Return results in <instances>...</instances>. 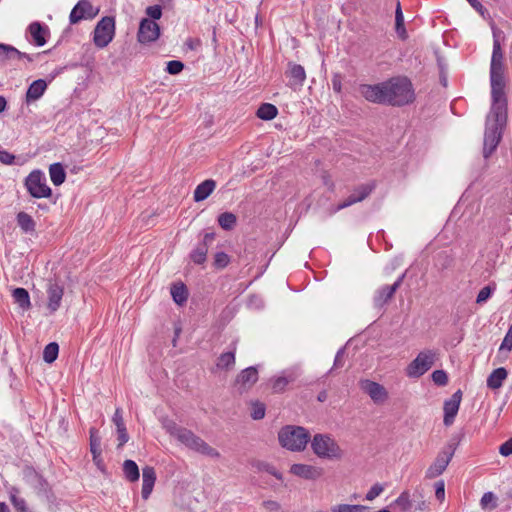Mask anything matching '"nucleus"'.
Wrapping results in <instances>:
<instances>
[{
	"mask_svg": "<svg viewBox=\"0 0 512 512\" xmlns=\"http://www.w3.org/2000/svg\"><path fill=\"white\" fill-rule=\"evenodd\" d=\"M360 93L367 101L398 107L412 103L415 99L411 81L403 76L393 77L375 85H361Z\"/></svg>",
	"mask_w": 512,
	"mask_h": 512,
	"instance_id": "obj_1",
	"label": "nucleus"
},
{
	"mask_svg": "<svg viewBox=\"0 0 512 512\" xmlns=\"http://www.w3.org/2000/svg\"><path fill=\"white\" fill-rule=\"evenodd\" d=\"M493 37V52L490 64L491 97L492 102H496V110L500 111V115H503L504 103H507L504 91V55L495 30L493 31Z\"/></svg>",
	"mask_w": 512,
	"mask_h": 512,
	"instance_id": "obj_2",
	"label": "nucleus"
},
{
	"mask_svg": "<svg viewBox=\"0 0 512 512\" xmlns=\"http://www.w3.org/2000/svg\"><path fill=\"white\" fill-rule=\"evenodd\" d=\"M495 107L496 102H492L491 110L487 117L483 148L485 158H488L498 146L502 128L507 121V103H504L503 115H500V111L496 110Z\"/></svg>",
	"mask_w": 512,
	"mask_h": 512,
	"instance_id": "obj_3",
	"label": "nucleus"
},
{
	"mask_svg": "<svg viewBox=\"0 0 512 512\" xmlns=\"http://www.w3.org/2000/svg\"><path fill=\"white\" fill-rule=\"evenodd\" d=\"M309 431L296 425H286L278 433V440L282 448H306L310 441Z\"/></svg>",
	"mask_w": 512,
	"mask_h": 512,
	"instance_id": "obj_4",
	"label": "nucleus"
},
{
	"mask_svg": "<svg viewBox=\"0 0 512 512\" xmlns=\"http://www.w3.org/2000/svg\"><path fill=\"white\" fill-rule=\"evenodd\" d=\"M163 427L174 437L180 445H184L191 448H203L204 442L199 437L195 436L190 430L178 426L173 420L164 419Z\"/></svg>",
	"mask_w": 512,
	"mask_h": 512,
	"instance_id": "obj_5",
	"label": "nucleus"
},
{
	"mask_svg": "<svg viewBox=\"0 0 512 512\" xmlns=\"http://www.w3.org/2000/svg\"><path fill=\"white\" fill-rule=\"evenodd\" d=\"M24 185L29 194L34 198H48L52 195V190L47 185L45 174L40 170L32 171L26 177Z\"/></svg>",
	"mask_w": 512,
	"mask_h": 512,
	"instance_id": "obj_6",
	"label": "nucleus"
},
{
	"mask_svg": "<svg viewBox=\"0 0 512 512\" xmlns=\"http://www.w3.org/2000/svg\"><path fill=\"white\" fill-rule=\"evenodd\" d=\"M437 355L435 350L421 351L408 365L406 369L407 376L418 378L425 374L434 365Z\"/></svg>",
	"mask_w": 512,
	"mask_h": 512,
	"instance_id": "obj_7",
	"label": "nucleus"
},
{
	"mask_svg": "<svg viewBox=\"0 0 512 512\" xmlns=\"http://www.w3.org/2000/svg\"><path fill=\"white\" fill-rule=\"evenodd\" d=\"M114 34L115 20L113 17L105 16L94 29L93 42L98 48H104L112 41Z\"/></svg>",
	"mask_w": 512,
	"mask_h": 512,
	"instance_id": "obj_8",
	"label": "nucleus"
},
{
	"mask_svg": "<svg viewBox=\"0 0 512 512\" xmlns=\"http://www.w3.org/2000/svg\"><path fill=\"white\" fill-rule=\"evenodd\" d=\"M375 182H369L365 184H361L357 186L353 192L341 203L338 204L335 211H340L344 208H347L353 204L359 203L366 199L372 191L375 189Z\"/></svg>",
	"mask_w": 512,
	"mask_h": 512,
	"instance_id": "obj_9",
	"label": "nucleus"
},
{
	"mask_svg": "<svg viewBox=\"0 0 512 512\" xmlns=\"http://www.w3.org/2000/svg\"><path fill=\"white\" fill-rule=\"evenodd\" d=\"M159 36L160 27L155 21L148 18L141 20L137 33V39L141 44L154 42Z\"/></svg>",
	"mask_w": 512,
	"mask_h": 512,
	"instance_id": "obj_10",
	"label": "nucleus"
},
{
	"mask_svg": "<svg viewBox=\"0 0 512 512\" xmlns=\"http://www.w3.org/2000/svg\"><path fill=\"white\" fill-rule=\"evenodd\" d=\"M360 388L363 392L369 395L375 404H383L388 399V392L386 388L372 380H361Z\"/></svg>",
	"mask_w": 512,
	"mask_h": 512,
	"instance_id": "obj_11",
	"label": "nucleus"
},
{
	"mask_svg": "<svg viewBox=\"0 0 512 512\" xmlns=\"http://www.w3.org/2000/svg\"><path fill=\"white\" fill-rule=\"evenodd\" d=\"M258 380V371L251 366L242 370L235 379V387L240 392L248 391Z\"/></svg>",
	"mask_w": 512,
	"mask_h": 512,
	"instance_id": "obj_12",
	"label": "nucleus"
},
{
	"mask_svg": "<svg viewBox=\"0 0 512 512\" xmlns=\"http://www.w3.org/2000/svg\"><path fill=\"white\" fill-rule=\"evenodd\" d=\"M404 275L398 278V280L392 285H386L376 291L373 301L375 307H383L394 295L397 289L401 286Z\"/></svg>",
	"mask_w": 512,
	"mask_h": 512,
	"instance_id": "obj_13",
	"label": "nucleus"
},
{
	"mask_svg": "<svg viewBox=\"0 0 512 512\" xmlns=\"http://www.w3.org/2000/svg\"><path fill=\"white\" fill-rule=\"evenodd\" d=\"M461 399L462 393L460 390H458L444 402V424L446 426H449L453 423L454 418L459 410Z\"/></svg>",
	"mask_w": 512,
	"mask_h": 512,
	"instance_id": "obj_14",
	"label": "nucleus"
},
{
	"mask_svg": "<svg viewBox=\"0 0 512 512\" xmlns=\"http://www.w3.org/2000/svg\"><path fill=\"white\" fill-rule=\"evenodd\" d=\"M453 457V452L444 451L440 453L435 461L429 466L426 471V477L429 479L436 478L441 475L446 469L447 465Z\"/></svg>",
	"mask_w": 512,
	"mask_h": 512,
	"instance_id": "obj_15",
	"label": "nucleus"
},
{
	"mask_svg": "<svg viewBox=\"0 0 512 512\" xmlns=\"http://www.w3.org/2000/svg\"><path fill=\"white\" fill-rule=\"evenodd\" d=\"M96 15L92 4L87 0H80L76 6L72 9L69 20L70 23H78L83 18H93Z\"/></svg>",
	"mask_w": 512,
	"mask_h": 512,
	"instance_id": "obj_16",
	"label": "nucleus"
},
{
	"mask_svg": "<svg viewBox=\"0 0 512 512\" xmlns=\"http://www.w3.org/2000/svg\"><path fill=\"white\" fill-rule=\"evenodd\" d=\"M290 472L304 479H317L322 476L323 470L319 467L306 464H294L290 468Z\"/></svg>",
	"mask_w": 512,
	"mask_h": 512,
	"instance_id": "obj_17",
	"label": "nucleus"
},
{
	"mask_svg": "<svg viewBox=\"0 0 512 512\" xmlns=\"http://www.w3.org/2000/svg\"><path fill=\"white\" fill-rule=\"evenodd\" d=\"M63 287L55 282H50L48 284L47 294H48V303L47 308L50 312H55L58 310L61 304V300L63 297Z\"/></svg>",
	"mask_w": 512,
	"mask_h": 512,
	"instance_id": "obj_18",
	"label": "nucleus"
},
{
	"mask_svg": "<svg viewBox=\"0 0 512 512\" xmlns=\"http://www.w3.org/2000/svg\"><path fill=\"white\" fill-rule=\"evenodd\" d=\"M156 481V473L153 467L145 466L142 469V491L141 495L143 499H148L152 493L154 484Z\"/></svg>",
	"mask_w": 512,
	"mask_h": 512,
	"instance_id": "obj_19",
	"label": "nucleus"
},
{
	"mask_svg": "<svg viewBox=\"0 0 512 512\" xmlns=\"http://www.w3.org/2000/svg\"><path fill=\"white\" fill-rule=\"evenodd\" d=\"M29 33L37 46H43L46 43V35L49 33L47 27L39 22H32L28 27Z\"/></svg>",
	"mask_w": 512,
	"mask_h": 512,
	"instance_id": "obj_20",
	"label": "nucleus"
},
{
	"mask_svg": "<svg viewBox=\"0 0 512 512\" xmlns=\"http://www.w3.org/2000/svg\"><path fill=\"white\" fill-rule=\"evenodd\" d=\"M46 89L47 83L45 80L38 79L33 81L26 92V102L29 103L38 100Z\"/></svg>",
	"mask_w": 512,
	"mask_h": 512,
	"instance_id": "obj_21",
	"label": "nucleus"
},
{
	"mask_svg": "<svg viewBox=\"0 0 512 512\" xmlns=\"http://www.w3.org/2000/svg\"><path fill=\"white\" fill-rule=\"evenodd\" d=\"M216 188V182L212 179H207L200 183L194 190V200L200 202L208 198Z\"/></svg>",
	"mask_w": 512,
	"mask_h": 512,
	"instance_id": "obj_22",
	"label": "nucleus"
},
{
	"mask_svg": "<svg viewBox=\"0 0 512 512\" xmlns=\"http://www.w3.org/2000/svg\"><path fill=\"white\" fill-rule=\"evenodd\" d=\"M16 58L17 59L26 58L29 61H32V58L28 54L20 52L13 46L0 43V61H4L6 59H16Z\"/></svg>",
	"mask_w": 512,
	"mask_h": 512,
	"instance_id": "obj_23",
	"label": "nucleus"
},
{
	"mask_svg": "<svg viewBox=\"0 0 512 512\" xmlns=\"http://www.w3.org/2000/svg\"><path fill=\"white\" fill-rule=\"evenodd\" d=\"M507 377V371L505 368H497L487 378V386L490 389H498L502 386L503 381Z\"/></svg>",
	"mask_w": 512,
	"mask_h": 512,
	"instance_id": "obj_24",
	"label": "nucleus"
},
{
	"mask_svg": "<svg viewBox=\"0 0 512 512\" xmlns=\"http://www.w3.org/2000/svg\"><path fill=\"white\" fill-rule=\"evenodd\" d=\"M235 365V349L222 353L216 360V368L219 370H230Z\"/></svg>",
	"mask_w": 512,
	"mask_h": 512,
	"instance_id": "obj_25",
	"label": "nucleus"
},
{
	"mask_svg": "<svg viewBox=\"0 0 512 512\" xmlns=\"http://www.w3.org/2000/svg\"><path fill=\"white\" fill-rule=\"evenodd\" d=\"M337 444L329 434H316L314 435L311 448H335Z\"/></svg>",
	"mask_w": 512,
	"mask_h": 512,
	"instance_id": "obj_26",
	"label": "nucleus"
},
{
	"mask_svg": "<svg viewBox=\"0 0 512 512\" xmlns=\"http://www.w3.org/2000/svg\"><path fill=\"white\" fill-rule=\"evenodd\" d=\"M49 175L52 183L55 186L61 185L66 178V173L63 166L60 163H54L49 167Z\"/></svg>",
	"mask_w": 512,
	"mask_h": 512,
	"instance_id": "obj_27",
	"label": "nucleus"
},
{
	"mask_svg": "<svg viewBox=\"0 0 512 512\" xmlns=\"http://www.w3.org/2000/svg\"><path fill=\"white\" fill-rule=\"evenodd\" d=\"M289 76L291 78L290 85H302L305 78V70L299 64H290Z\"/></svg>",
	"mask_w": 512,
	"mask_h": 512,
	"instance_id": "obj_28",
	"label": "nucleus"
},
{
	"mask_svg": "<svg viewBox=\"0 0 512 512\" xmlns=\"http://www.w3.org/2000/svg\"><path fill=\"white\" fill-rule=\"evenodd\" d=\"M14 301L22 308L28 309L31 306L29 293L24 288H15L12 292Z\"/></svg>",
	"mask_w": 512,
	"mask_h": 512,
	"instance_id": "obj_29",
	"label": "nucleus"
},
{
	"mask_svg": "<svg viewBox=\"0 0 512 512\" xmlns=\"http://www.w3.org/2000/svg\"><path fill=\"white\" fill-rule=\"evenodd\" d=\"M17 223L19 225V227L25 232V233H28V232H33L35 231V221L33 220V218L27 214L26 212H19L17 214Z\"/></svg>",
	"mask_w": 512,
	"mask_h": 512,
	"instance_id": "obj_30",
	"label": "nucleus"
},
{
	"mask_svg": "<svg viewBox=\"0 0 512 512\" xmlns=\"http://www.w3.org/2000/svg\"><path fill=\"white\" fill-rule=\"evenodd\" d=\"M123 472L127 480L135 482L139 479V468L133 460H125L123 463Z\"/></svg>",
	"mask_w": 512,
	"mask_h": 512,
	"instance_id": "obj_31",
	"label": "nucleus"
},
{
	"mask_svg": "<svg viewBox=\"0 0 512 512\" xmlns=\"http://www.w3.org/2000/svg\"><path fill=\"white\" fill-rule=\"evenodd\" d=\"M278 114L276 106L270 103H263L257 110L256 115L262 120H272Z\"/></svg>",
	"mask_w": 512,
	"mask_h": 512,
	"instance_id": "obj_32",
	"label": "nucleus"
},
{
	"mask_svg": "<svg viewBox=\"0 0 512 512\" xmlns=\"http://www.w3.org/2000/svg\"><path fill=\"white\" fill-rule=\"evenodd\" d=\"M395 29L398 36L401 39L407 38V32L404 26V16L402 13L400 2L397 3L396 11H395Z\"/></svg>",
	"mask_w": 512,
	"mask_h": 512,
	"instance_id": "obj_33",
	"label": "nucleus"
},
{
	"mask_svg": "<svg viewBox=\"0 0 512 512\" xmlns=\"http://www.w3.org/2000/svg\"><path fill=\"white\" fill-rule=\"evenodd\" d=\"M171 295L178 305H182L187 301L188 292L184 284H175L171 287Z\"/></svg>",
	"mask_w": 512,
	"mask_h": 512,
	"instance_id": "obj_34",
	"label": "nucleus"
},
{
	"mask_svg": "<svg viewBox=\"0 0 512 512\" xmlns=\"http://www.w3.org/2000/svg\"><path fill=\"white\" fill-rule=\"evenodd\" d=\"M208 248L205 244L199 243L197 247L191 252L190 258L195 264H203L206 261Z\"/></svg>",
	"mask_w": 512,
	"mask_h": 512,
	"instance_id": "obj_35",
	"label": "nucleus"
},
{
	"mask_svg": "<svg viewBox=\"0 0 512 512\" xmlns=\"http://www.w3.org/2000/svg\"><path fill=\"white\" fill-rule=\"evenodd\" d=\"M237 218L231 212H224L218 216V223L224 230H231L236 224Z\"/></svg>",
	"mask_w": 512,
	"mask_h": 512,
	"instance_id": "obj_36",
	"label": "nucleus"
},
{
	"mask_svg": "<svg viewBox=\"0 0 512 512\" xmlns=\"http://www.w3.org/2000/svg\"><path fill=\"white\" fill-rule=\"evenodd\" d=\"M394 507L401 512L409 511L412 507L409 493L402 492L400 496L394 501Z\"/></svg>",
	"mask_w": 512,
	"mask_h": 512,
	"instance_id": "obj_37",
	"label": "nucleus"
},
{
	"mask_svg": "<svg viewBox=\"0 0 512 512\" xmlns=\"http://www.w3.org/2000/svg\"><path fill=\"white\" fill-rule=\"evenodd\" d=\"M59 346L55 342L49 343L43 351V359L47 363H52L57 359Z\"/></svg>",
	"mask_w": 512,
	"mask_h": 512,
	"instance_id": "obj_38",
	"label": "nucleus"
},
{
	"mask_svg": "<svg viewBox=\"0 0 512 512\" xmlns=\"http://www.w3.org/2000/svg\"><path fill=\"white\" fill-rule=\"evenodd\" d=\"M368 507L363 505L339 504L331 507L332 512H366Z\"/></svg>",
	"mask_w": 512,
	"mask_h": 512,
	"instance_id": "obj_39",
	"label": "nucleus"
},
{
	"mask_svg": "<svg viewBox=\"0 0 512 512\" xmlns=\"http://www.w3.org/2000/svg\"><path fill=\"white\" fill-rule=\"evenodd\" d=\"M482 509H495L497 507V497L493 492H486L480 500Z\"/></svg>",
	"mask_w": 512,
	"mask_h": 512,
	"instance_id": "obj_40",
	"label": "nucleus"
},
{
	"mask_svg": "<svg viewBox=\"0 0 512 512\" xmlns=\"http://www.w3.org/2000/svg\"><path fill=\"white\" fill-rule=\"evenodd\" d=\"M294 381V377L290 376V377H285V376H280V377H277L276 379L273 380V383H272V389L274 390V392H282L285 390L286 386L290 383Z\"/></svg>",
	"mask_w": 512,
	"mask_h": 512,
	"instance_id": "obj_41",
	"label": "nucleus"
},
{
	"mask_svg": "<svg viewBox=\"0 0 512 512\" xmlns=\"http://www.w3.org/2000/svg\"><path fill=\"white\" fill-rule=\"evenodd\" d=\"M253 466L256 467L259 471H266L269 474H271L274 477H276L277 479H282L281 473H279L275 469V467H273L272 465H270V464H268L266 462L255 461V462H253Z\"/></svg>",
	"mask_w": 512,
	"mask_h": 512,
	"instance_id": "obj_42",
	"label": "nucleus"
},
{
	"mask_svg": "<svg viewBox=\"0 0 512 512\" xmlns=\"http://www.w3.org/2000/svg\"><path fill=\"white\" fill-rule=\"evenodd\" d=\"M265 416V405L261 402H254L251 406V417L260 420Z\"/></svg>",
	"mask_w": 512,
	"mask_h": 512,
	"instance_id": "obj_43",
	"label": "nucleus"
},
{
	"mask_svg": "<svg viewBox=\"0 0 512 512\" xmlns=\"http://www.w3.org/2000/svg\"><path fill=\"white\" fill-rule=\"evenodd\" d=\"M319 458L336 460L341 457V450H314Z\"/></svg>",
	"mask_w": 512,
	"mask_h": 512,
	"instance_id": "obj_44",
	"label": "nucleus"
},
{
	"mask_svg": "<svg viewBox=\"0 0 512 512\" xmlns=\"http://www.w3.org/2000/svg\"><path fill=\"white\" fill-rule=\"evenodd\" d=\"M230 262L229 256L224 252H217L214 257V266L218 269L225 268Z\"/></svg>",
	"mask_w": 512,
	"mask_h": 512,
	"instance_id": "obj_45",
	"label": "nucleus"
},
{
	"mask_svg": "<svg viewBox=\"0 0 512 512\" xmlns=\"http://www.w3.org/2000/svg\"><path fill=\"white\" fill-rule=\"evenodd\" d=\"M184 68V64L178 60H171L167 63L166 71L171 75L179 74Z\"/></svg>",
	"mask_w": 512,
	"mask_h": 512,
	"instance_id": "obj_46",
	"label": "nucleus"
},
{
	"mask_svg": "<svg viewBox=\"0 0 512 512\" xmlns=\"http://www.w3.org/2000/svg\"><path fill=\"white\" fill-rule=\"evenodd\" d=\"M432 380L435 384L444 386L448 383V376L443 370H435L432 373Z\"/></svg>",
	"mask_w": 512,
	"mask_h": 512,
	"instance_id": "obj_47",
	"label": "nucleus"
},
{
	"mask_svg": "<svg viewBox=\"0 0 512 512\" xmlns=\"http://www.w3.org/2000/svg\"><path fill=\"white\" fill-rule=\"evenodd\" d=\"M146 14L150 17V20H158L162 16V8L160 5L148 6L145 10Z\"/></svg>",
	"mask_w": 512,
	"mask_h": 512,
	"instance_id": "obj_48",
	"label": "nucleus"
},
{
	"mask_svg": "<svg viewBox=\"0 0 512 512\" xmlns=\"http://www.w3.org/2000/svg\"><path fill=\"white\" fill-rule=\"evenodd\" d=\"M384 490V487L383 485L379 484V483H376L374 484L370 490L367 492L366 494V500L368 501H372L374 500L376 497H378Z\"/></svg>",
	"mask_w": 512,
	"mask_h": 512,
	"instance_id": "obj_49",
	"label": "nucleus"
},
{
	"mask_svg": "<svg viewBox=\"0 0 512 512\" xmlns=\"http://www.w3.org/2000/svg\"><path fill=\"white\" fill-rule=\"evenodd\" d=\"M491 294H492V289L489 286L483 287L477 295L476 302L478 304L484 303L486 300H488L490 298Z\"/></svg>",
	"mask_w": 512,
	"mask_h": 512,
	"instance_id": "obj_50",
	"label": "nucleus"
},
{
	"mask_svg": "<svg viewBox=\"0 0 512 512\" xmlns=\"http://www.w3.org/2000/svg\"><path fill=\"white\" fill-rule=\"evenodd\" d=\"M262 507L267 512H279L280 511V504L277 501L274 500H266L262 503Z\"/></svg>",
	"mask_w": 512,
	"mask_h": 512,
	"instance_id": "obj_51",
	"label": "nucleus"
},
{
	"mask_svg": "<svg viewBox=\"0 0 512 512\" xmlns=\"http://www.w3.org/2000/svg\"><path fill=\"white\" fill-rule=\"evenodd\" d=\"M129 436L126 431V427L117 428V440H118V447L123 446L128 442Z\"/></svg>",
	"mask_w": 512,
	"mask_h": 512,
	"instance_id": "obj_52",
	"label": "nucleus"
},
{
	"mask_svg": "<svg viewBox=\"0 0 512 512\" xmlns=\"http://www.w3.org/2000/svg\"><path fill=\"white\" fill-rule=\"evenodd\" d=\"M435 496L438 500L443 501L445 498V484L443 480L435 484Z\"/></svg>",
	"mask_w": 512,
	"mask_h": 512,
	"instance_id": "obj_53",
	"label": "nucleus"
},
{
	"mask_svg": "<svg viewBox=\"0 0 512 512\" xmlns=\"http://www.w3.org/2000/svg\"><path fill=\"white\" fill-rule=\"evenodd\" d=\"M15 156L7 151L0 150V162L6 165L13 164Z\"/></svg>",
	"mask_w": 512,
	"mask_h": 512,
	"instance_id": "obj_54",
	"label": "nucleus"
},
{
	"mask_svg": "<svg viewBox=\"0 0 512 512\" xmlns=\"http://www.w3.org/2000/svg\"><path fill=\"white\" fill-rule=\"evenodd\" d=\"M112 421L113 423L115 424L116 426V429L117 428H121V427H124L125 424H124V420H123V417H122V411L120 408H117L115 413H114V416L112 418Z\"/></svg>",
	"mask_w": 512,
	"mask_h": 512,
	"instance_id": "obj_55",
	"label": "nucleus"
},
{
	"mask_svg": "<svg viewBox=\"0 0 512 512\" xmlns=\"http://www.w3.org/2000/svg\"><path fill=\"white\" fill-rule=\"evenodd\" d=\"M332 87L335 92H337V93L341 92L342 78H341L340 74H334V76L332 78Z\"/></svg>",
	"mask_w": 512,
	"mask_h": 512,
	"instance_id": "obj_56",
	"label": "nucleus"
},
{
	"mask_svg": "<svg viewBox=\"0 0 512 512\" xmlns=\"http://www.w3.org/2000/svg\"><path fill=\"white\" fill-rule=\"evenodd\" d=\"M97 433L98 431L95 429L90 430V448H97L100 445Z\"/></svg>",
	"mask_w": 512,
	"mask_h": 512,
	"instance_id": "obj_57",
	"label": "nucleus"
},
{
	"mask_svg": "<svg viewBox=\"0 0 512 512\" xmlns=\"http://www.w3.org/2000/svg\"><path fill=\"white\" fill-rule=\"evenodd\" d=\"M512 349V338H509L508 336L505 335L503 341H502V344L500 346V352H503V351H511Z\"/></svg>",
	"mask_w": 512,
	"mask_h": 512,
	"instance_id": "obj_58",
	"label": "nucleus"
},
{
	"mask_svg": "<svg viewBox=\"0 0 512 512\" xmlns=\"http://www.w3.org/2000/svg\"><path fill=\"white\" fill-rule=\"evenodd\" d=\"M214 239H215V233H213V232L205 233L201 244H205V246L208 248L209 245L214 241Z\"/></svg>",
	"mask_w": 512,
	"mask_h": 512,
	"instance_id": "obj_59",
	"label": "nucleus"
},
{
	"mask_svg": "<svg viewBox=\"0 0 512 512\" xmlns=\"http://www.w3.org/2000/svg\"><path fill=\"white\" fill-rule=\"evenodd\" d=\"M343 355H344V350L341 349L337 352L335 361H334V368L343 366Z\"/></svg>",
	"mask_w": 512,
	"mask_h": 512,
	"instance_id": "obj_60",
	"label": "nucleus"
},
{
	"mask_svg": "<svg viewBox=\"0 0 512 512\" xmlns=\"http://www.w3.org/2000/svg\"><path fill=\"white\" fill-rule=\"evenodd\" d=\"M467 1L473 8H475L478 11H480L483 8L482 4L478 0H467Z\"/></svg>",
	"mask_w": 512,
	"mask_h": 512,
	"instance_id": "obj_61",
	"label": "nucleus"
},
{
	"mask_svg": "<svg viewBox=\"0 0 512 512\" xmlns=\"http://www.w3.org/2000/svg\"><path fill=\"white\" fill-rule=\"evenodd\" d=\"M203 454L210 456V457H218L219 453L216 450H201Z\"/></svg>",
	"mask_w": 512,
	"mask_h": 512,
	"instance_id": "obj_62",
	"label": "nucleus"
},
{
	"mask_svg": "<svg viewBox=\"0 0 512 512\" xmlns=\"http://www.w3.org/2000/svg\"><path fill=\"white\" fill-rule=\"evenodd\" d=\"M327 397H328V394H327V392L324 390V391H321V392L318 394L317 399H318V401H320V402H324V401H326Z\"/></svg>",
	"mask_w": 512,
	"mask_h": 512,
	"instance_id": "obj_63",
	"label": "nucleus"
},
{
	"mask_svg": "<svg viewBox=\"0 0 512 512\" xmlns=\"http://www.w3.org/2000/svg\"><path fill=\"white\" fill-rule=\"evenodd\" d=\"M499 448H512V437L506 442L502 443Z\"/></svg>",
	"mask_w": 512,
	"mask_h": 512,
	"instance_id": "obj_64",
	"label": "nucleus"
}]
</instances>
